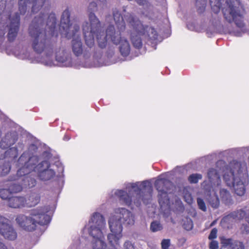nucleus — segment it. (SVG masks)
Wrapping results in <instances>:
<instances>
[{
  "label": "nucleus",
  "mask_w": 249,
  "mask_h": 249,
  "mask_svg": "<svg viewBox=\"0 0 249 249\" xmlns=\"http://www.w3.org/2000/svg\"><path fill=\"white\" fill-rule=\"evenodd\" d=\"M31 6L32 13H37L43 9L38 15L35 17L30 25L29 32L32 40V47L38 53L43 51L49 57L53 53V49L48 46L45 26L48 25L53 28L55 26L56 18L53 13L47 12L49 7L48 0H18V9L20 14L24 15Z\"/></svg>",
  "instance_id": "1"
},
{
  "label": "nucleus",
  "mask_w": 249,
  "mask_h": 249,
  "mask_svg": "<svg viewBox=\"0 0 249 249\" xmlns=\"http://www.w3.org/2000/svg\"><path fill=\"white\" fill-rule=\"evenodd\" d=\"M223 179L227 185L232 187L235 193L242 196L245 193V186L248 182L246 163L233 160L223 170Z\"/></svg>",
  "instance_id": "2"
},
{
  "label": "nucleus",
  "mask_w": 249,
  "mask_h": 249,
  "mask_svg": "<svg viewBox=\"0 0 249 249\" xmlns=\"http://www.w3.org/2000/svg\"><path fill=\"white\" fill-rule=\"evenodd\" d=\"M125 190H116L114 195L126 205H129L134 202L138 205L140 200L145 203H148L151 197L152 189L149 182L143 181L126 184Z\"/></svg>",
  "instance_id": "3"
},
{
  "label": "nucleus",
  "mask_w": 249,
  "mask_h": 249,
  "mask_svg": "<svg viewBox=\"0 0 249 249\" xmlns=\"http://www.w3.org/2000/svg\"><path fill=\"white\" fill-rule=\"evenodd\" d=\"M134 221L133 213L125 208L116 209L114 213L111 215L108 225L111 233L108 234L107 238L114 249H118L119 247V240L122 236L123 224L133 225Z\"/></svg>",
  "instance_id": "4"
},
{
  "label": "nucleus",
  "mask_w": 249,
  "mask_h": 249,
  "mask_svg": "<svg viewBox=\"0 0 249 249\" xmlns=\"http://www.w3.org/2000/svg\"><path fill=\"white\" fill-rule=\"evenodd\" d=\"M38 158L36 156L29 157L26 152L24 153L18 161L19 169L18 170V175H22L29 174L33 171L37 172L39 178L44 181L53 178L55 174L53 169L50 168V164L47 161H43L36 165Z\"/></svg>",
  "instance_id": "5"
},
{
  "label": "nucleus",
  "mask_w": 249,
  "mask_h": 249,
  "mask_svg": "<svg viewBox=\"0 0 249 249\" xmlns=\"http://www.w3.org/2000/svg\"><path fill=\"white\" fill-rule=\"evenodd\" d=\"M127 14L124 15V18H123L117 9H114L113 16L118 30H115L114 26L109 25L107 27L106 33L104 31H102L100 27L98 31L95 33H93V37L94 38V35H96L97 40L100 48H105L107 45V41H110L116 45L119 44L122 38L121 36V33L125 29L124 19L126 20L125 16Z\"/></svg>",
  "instance_id": "6"
},
{
  "label": "nucleus",
  "mask_w": 249,
  "mask_h": 249,
  "mask_svg": "<svg viewBox=\"0 0 249 249\" xmlns=\"http://www.w3.org/2000/svg\"><path fill=\"white\" fill-rule=\"evenodd\" d=\"M106 225V221L102 215L97 213L93 214L88 225V231L92 237L91 245L93 249L106 248L104 237Z\"/></svg>",
  "instance_id": "7"
},
{
  "label": "nucleus",
  "mask_w": 249,
  "mask_h": 249,
  "mask_svg": "<svg viewBox=\"0 0 249 249\" xmlns=\"http://www.w3.org/2000/svg\"><path fill=\"white\" fill-rule=\"evenodd\" d=\"M98 11L97 4L94 2H90L87 8V13L89 22H85L83 25V31L85 37V42L87 46L91 48L94 44L93 33L98 31L101 26V22L95 14Z\"/></svg>",
  "instance_id": "8"
},
{
  "label": "nucleus",
  "mask_w": 249,
  "mask_h": 249,
  "mask_svg": "<svg viewBox=\"0 0 249 249\" xmlns=\"http://www.w3.org/2000/svg\"><path fill=\"white\" fill-rule=\"evenodd\" d=\"M43 220L37 221V214L35 212L32 211L28 215L20 214L17 216L16 221L18 225L23 230L29 231H34L37 224L45 225L50 221L49 215H44Z\"/></svg>",
  "instance_id": "9"
},
{
  "label": "nucleus",
  "mask_w": 249,
  "mask_h": 249,
  "mask_svg": "<svg viewBox=\"0 0 249 249\" xmlns=\"http://www.w3.org/2000/svg\"><path fill=\"white\" fill-rule=\"evenodd\" d=\"M170 184V182L165 179H157L155 183V186L159 192V204L161 210L164 212H168L169 210L174 208L171 205V201L166 191L167 190V186Z\"/></svg>",
  "instance_id": "10"
},
{
  "label": "nucleus",
  "mask_w": 249,
  "mask_h": 249,
  "mask_svg": "<svg viewBox=\"0 0 249 249\" xmlns=\"http://www.w3.org/2000/svg\"><path fill=\"white\" fill-rule=\"evenodd\" d=\"M127 22L134 28L140 35H142L148 37L151 39H156L157 38V33L152 27L144 26L141 21L129 13L125 16Z\"/></svg>",
  "instance_id": "11"
},
{
  "label": "nucleus",
  "mask_w": 249,
  "mask_h": 249,
  "mask_svg": "<svg viewBox=\"0 0 249 249\" xmlns=\"http://www.w3.org/2000/svg\"><path fill=\"white\" fill-rule=\"evenodd\" d=\"M228 7L223 10L225 19L230 23L233 21L240 31L245 32V24L243 22L242 14L234 4L232 3H228Z\"/></svg>",
  "instance_id": "12"
},
{
  "label": "nucleus",
  "mask_w": 249,
  "mask_h": 249,
  "mask_svg": "<svg viewBox=\"0 0 249 249\" xmlns=\"http://www.w3.org/2000/svg\"><path fill=\"white\" fill-rule=\"evenodd\" d=\"M70 17L69 10L66 9L63 12L61 18L60 30L67 37L74 35V31L79 32L80 29L79 25L77 23H70Z\"/></svg>",
  "instance_id": "13"
},
{
  "label": "nucleus",
  "mask_w": 249,
  "mask_h": 249,
  "mask_svg": "<svg viewBox=\"0 0 249 249\" xmlns=\"http://www.w3.org/2000/svg\"><path fill=\"white\" fill-rule=\"evenodd\" d=\"M20 17L18 14L15 16L10 15L8 20L5 24V28H8V39L10 41H13L17 36L19 29Z\"/></svg>",
  "instance_id": "14"
},
{
  "label": "nucleus",
  "mask_w": 249,
  "mask_h": 249,
  "mask_svg": "<svg viewBox=\"0 0 249 249\" xmlns=\"http://www.w3.org/2000/svg\"><path fill=\"white\" fill-rule=\"evenodd\" d=\"M207 180L204 181L202 185L205 190L210 191V189H216L221 184L220 176L216 169L210 168L207 172Z\"/></svg>",
  "instance_id": "15"
},
{
  "label": "nucleus",
  "mask_w": 249,
  "mask_h": 249,
  "mask_svg": "<svg viewBox=\"0 0 249 249\" xmlns=\"http://www.w3.org/2000/svg\"><path fill=\"white\" fill-rule=\"evenodd\" d=\"M0 233L5 238L11 240L16 239L17 234L13 228L8 223V220L0 216Z\"/></svg>",
  "instance_id": "16"
},
{
  "label": "nucleus",
  "mask_w": 249,
  "mask_h": 249,
  "mask_svg": "<svg viewBox=\"0 0 249 249\" xmlns=\"http://www.w3.org/2000/svg\"><path fill=\"white\" fill-rule=\"evenodd\" d=\"M207 0H196V6L197 12L199 13H203L206 7ZM210 3L212 8L217 13L219 11L221 6L219 0H210Z\"/></svg>",
  "instance_id": "17"
},
{
  "label": "nucleus",
  "mask_w": 249,
  "mask_h": 249,
  "mask_svg": "<svg viewBox=\"0 0 249 249\" xmlns=\"http://www.w3.org/2000/svg\"><path fill=\"white\" fill-rule=\"evenodd\" d=\"M79 32L74 31V35L71 36L68 38L73 37L72 40V49L73 53L76 56H79L83 52V46L81 38L78 34Z\"/></svg>",
  "instance_id": "18"
},
{
  "label": "nucleus",
  "mask_w": 249,
  "mask_h": 249,
  "mask_svg": "<svg viewBox=\"0 0 249 249\" xmlns=\"http://www.w3.org/2000/svg\"><path fill=\"white\" fill-rule=\"evenodd\" d=\"M25 175H23V173L21 172V176L18 175V172L17 173V175L15 177H12L10 178V180H20L22 181V184L25 187H29L30 188L33 187L35 186L36 184V180L32 178H31L29 176H26Z\"/></svg>",
  "instance_id": "19"
},
{
  "label": "nucleus",
  "mask_w": 249,
  "mask_h": 249,
  "mask_svg": "<svg viewBox=\"0 0 249 249\" xmlns=\"http://www.w3.org/2000/svg\"><path fill=\"white\" fill-rule=\"evenodd\" d=\"M26 199L22 196H13L9 197L7 201V205L12 208H20L24 207Z\"/></svg>",
  "instance_id": "20"
},
{
  "label": "nucleus",
  "mask_w": 249,
  "mask_h": 249,
  "mask_svg": "<svg viewBox=\"0 0 249 249\" xmlns=\"http://www.w3.org/2000/svg\"><path fill=\"white\" fill-rule=\"evenodd\" d=\"M216 189H210V191L205 190L207 199L213 208H217L219 205V200L215 194Z\"/></svg>",
  "instance_id": "21"
},
{
  "label": "nucleus",
  "mask_w": 249,
  "mask_h": 249,
  "mask_svg": "<svg viewBox=\"0 0 249 249\" xmlns=\"http://www.w3.org/2000/svg\"><path fill=\"white\" fill-rule=\"evenodd\" d=\"M17 141V137L15 134L11 133L6 134L0 142V147L2 149H6L14 144Z\"/></svg>",
  "instance_id": "22"
},
{
  "label": "nucleus",
  "mask_w": 249,
  "mask_h": 249,
  "mask_svg": "<svg viewBox=\"0 0 249 249\" xmlns=\"http://www.w3.org/2000/svg\"><path fill=\"white\" fill-rule=\"evenodd\" d=\"M55 58L56 60L61 63H64L67 61L70 62L69 54L63 49H60L56 52Z\"/></svg>",
  "instance_id": "23"
},
{
  "label": "nucleus",
  "mask_w": 249,
  "mask_h": 249,
  "mask_svg": "<svg viewBox=\"0 0 249 249\" xmlns=\"http://www.w3.org/2000/svg\"><path fill=\"white\" fill-rule=\"evenodd\" d=\"M120 51L122 55L127 56L129 54L130 47L128 41L123 38L120 41Z\"/></svg>",
  "instance_id": "24"
},
{
  "label": "nucleus",
  "mask_w": 249,
  "mask_h": 249,
  "mask_svg": "<svg viewBox=\"0 0 249 249\" xmlns=\"http://www.w3.org/2000/svg\"><path fill=\"white\" fill-rule=\"evenodd\" d=\"M40 201V196L36 193H31L28 197V199L26 200V204L29 207H33L37 204Z\"/></svg>",
  "instance_id": "25"
},
{
  "label": "nucleus",
  "mask_w": 249,
  "mask_h": 249,
  "mask_svg": "<svg viewBox=\"0 0 249 249\" xmlns=\"http://www.w3.org/2000/svg\"><path fill=\"white\" fill-rule=\"evenodd\" d=\"M131 27L133 28V31L131 34V39L132 43L135 47L140 48L142 46V40L139 36H135V34H138L139 35H140L136 31L133 27H132L131 26Z\"/></svg>",
  "instance_id": "26"
},
{
  "label": "nucleus",
  "mask_w": 249,
  "mask_h": 249,
  "mask_svg": "<svg viewBox=\"0 0 249 249\" xmlns=\"http://www.w3.org/2000/svg\"><path fill=\"white\" fill-rule=\"evenodd\" d=\"M225 244H226L228 249H244L243 243L238 241L228 239Z\"/></svg>",
  "instance_id": "27"
},
{
  "label": "nucleus",
  "mask_w": 249,
  "mask_h": 249,
  "mask_svg": "<svg viewBox=\"0 0 249 249\" xmlns=\"http://www.w3.org/2000/svg\"><path fill=\"white\" fill-rule=\"evenodd\" d=\"M16 14L18 13H15L14 14H10V15H8L7 17L4 15V13H2L3 15L1 18L2 20L1 22L0 23V37H3L5 34V24L7 22V20H8L10 15L15 16Z\"/></svg>",
  "instance_id": "28"
},
{
  "label": "nucleus",
  "mask_w": 249,
  "mask_h": 249,
  "mask_svg": "<svg viewBox=\"0 0 249 249\" xmlns=\"http://www.w3.org/2000/svg\"><path fill=\"white\" fill-rule=\"evenodd\" d=\"M220 196L222 201H224L225 203H229L231 200V196L227 189H221L220 190Z\"/></svg>",
  "instance_id": "29"
},
{
  "label": "nucleus",
  "mask_w": 249,
  "mask_h": 249,
  "mask_svg": "<svg viewBox=\"0 0 249 249\" xmlns=\"http://www.w3.org/2000/svg\"><path fill=\"white\" fill-rule=\"evenodd\" d=\"M9 188L12 193H17L20 192L22 189V183L21 184L16 183V182H12L9 184Z\"/></svg>",
  "instance_id": "30"
},
{
  "label": "nucleus",
  "mask_w": 249,
  "mask_h": 249,
  "mask_svg": "<svg viewBox=\"0 0 249 249\" xmlns=\"http://www.w3.org/2000/svg\"><path fill=\"white\" fill-rule=\"evenodd\" d=\"M11 166L9 162H5L0 165V176L6 175L10 171Z\"/></svg>",
  "instance_id": "31"
},
{
  "label": "nucleus",
  "mask_w": 249,
  "mask_h": 249,
  "mask_svg": "<svg viewBox=\"0 0 249 249\" xmlns=\"http://www.w3.org/2000/svg\"><path fill=\"white\" fill-rule=\"evenodd\" d=\"M162 229V226L160 222L155 221L152 222L150 224V230L153 232L160 231Z\"/></svg>",
  "instance_id": "32"
},
{
  "label": "nucleus",
  "mask_w": 249,
  "mask_h": 249,
  "mask_svg": "<svg viewBox=\"0 0 249 249\" xmlns=\"http://www.w3.org/2000/svg\"><path fill=\"white\" fill-rule=\"evenodd\" d=\"M5 157L16 158L18 156V149L15 147L10 148L5 152Z\"/></svg>",
  "instance_id": "33"
},
{
  "label": "nucleus",
  "mask_w": 249,
  "mask_h": 249,
  "mask_svg": "<svg viewBox=\"0 0 249 249\" xmlns=\"http://www.w3.org/2000/svg\"><path fill=\"white\" fill-rule=\"evenodd\" d=\"M12 194L10 189H0V197L2 199H7L9 198L10 194Z\"/></svg>",
  "instance_id": "34"
},
{
  "label": "nucleus",
  "mask_w": 249,
  "mask_h": 249,
  "mask_svg": "<svg viewBox=\"0 0 249 249\" xmlns=\"http://www.w3.org/2000/svg\"><path fill=\"white\" fill-rule=\"evenodd\" d=\"M202 175L199 174H193L191 175L189 178L188 180L191 183H196L198 182V180L202 178Z\"/></svg>",
  "instance_id": "35"
},
{
  "label": "nucleus",
  "mask_w": 249,
  "mask_h": 249,
  "mask_svg": "<svg viewBox=\"0 0 249 249\" xmlns=\"http://www.w3.org/2000/svg\"><path fill=\"white\" fill-rule=\"evenodd\" d=\"M183 226L184 228L187 231L192 230L193 227V224L192 220L190 218H186L183 223Z\"/></svg>",
  "instance_id": "36"
},
{
  "label": "nucleus",
  "mask_w": 249,
  "mask_h": 249,
  "mask_svg": "<svg viewBox=\"0 0 249 249\" xmlns=\"http://www.w3.org/2000/svg\"><path fill=\"white\" fill-rule=\"evenodd\" d=\"M35 212L37 214V221H39L40 220H43V216L44 215H48L46 214L47 212L46 211H42L41 210H37L33 211Z\"/></svg>",
  "instance_id": "37"
},
{
  "label": "nucleus",
  "mask_w": 249,
  "mask_h": 249,
  "mask_svg": "<svg viewBox=\"0 0 249 249\" xmlns=\"http://www.w3.org/2000/svg\"><path fill=\"white\" fill-rule=\"evenodd\" d=\"M197 202L199 207V208L205 212L206 211V207L204 201L201 198H197Z\"/></svg>",
  "instance_id": "38"
},
{
  "label": "nucleus",
  "mask_w": 249,
  "mask_h": 249,
  "mask_svg": "<svg viewBox=\"0 0 249 249\" xmlns=\"http://www.w3.org/2000/svg\"><path fill=\"white\" fill-rule=\"evenodd\" d=\"M124 249H135L134 245L130 241H127L124 244Z\"/></svg>",
  "instance_id": "39"
},
{
  "label": "nucleus",
  "mask_w": 249,
  "mask_h": 249,
  "mask_svg": "<svg viewBox=\"0 0 249 249\" xmlns=\"http://www.w3.org/2000/svg\"><path fill=\"white\" fill-rule=\"evenodd\" d=\"M170 245V240L164 239L161 242L162 249H168Z\"/></svg>",
  "instance_id": "40"
},
{
  "label": "nucleus",
  "mask_w": 249,
  "mask_h": 249,
  "mask_svg": "<svg viewBox=\"0 0 249 249\" xmlns=\"http://www.w3.org/2000/svg\"><path fill=\"white\" fill-rule=\"evenodd\" d=\"M217 230L215 228H213L211 231L209 235V239L210 240L214 239L216 237Z\"/></svg>",
  "instance_id": "41"
},
{
  "label": "nucleus",
  "mask_w": 249,
  "mask_h": 249,
  "mask_svg": "<svg viewBox=\"0 0 249 249\" xmlns=\"http://www.w3.org/2000/svg\"><path fill=\"white\" fill-rule=\"evenodd\" d=\"M218 248V242L216 241H212L210 244V249H217Z\"/></svg>",
  "instance_id": "42"
},
{
  "label": "nucleus",
  "mask_w": 249,
  "mask_h": 249,
  "mask_svg": "<svg viewBox=\"0 0 249 249\" xmlns=\"http://www.w3.org/2000/svg\"><path fill=\"white\" fill-rule=\"evenodd\" d=\"M140 5H147L148 3V0H135Z\"/></svg>",
  "instance_id": "43"
},
{
  "label": "nucleus",
  "mask_w": 249,
  "mask_h": 249,
  "mask_svg": "<svg viewBox=\"0 0 249 249\" xmlns=\"http://www.w3.org/2000/svg\"><path fill=\"white\" fill-rule=\"evenodd\" d=\"M176 205H178L180 210L183 209L181 202L178 199H176Z\"/></svg>",
  "instance_id": "44"
},
{
  "label": "nucleus",
  "mask_w": 249,
  "mask_h": 249,
  "mask_svg": "<svg viewBox=\"0 0 249 249\" xmlns=\"http://www.w3.org/2000/svg\"><path fill=\"white\" fill-rule=\"evenodd\" d=\"M102 4V8L106 6V0H97Z\"/></svg>",
  "instance_id": "45"
},
{
  "label": "nucleus",
  "mask_w": 249,
  "mask_h": 249,
  "mask_svg": "<svg viewBox=\"0 0 249 249\" xmlns=\"http://www.w3.org/2000/svg\"><path fill=\"white\" fill-rule=\"evenodd\" d=\"M0 249H7L6 247L1 241H0Z\"/></svg>",
  "instance_id": "46"
},
{
  "label": "nucleus",
  "mask_w": 249,
  "mask_h": 249,
  "mask_svg": "<svg viewBox=\"0 0 249 249\" xmlns=\"http://www.w3.org/2000/svg\"><path fill=\"white\" fill-rule=\"evenodd\" d=\"M232 32L233 33V34L234 35H235L236 36H240L241 35V32L239 31H232Z\"/></svg>",
  "instance_id": "47"
},
{
  "label": "nucleus",
  "mask_w": 249,
  "mask_h": 249,
  "mask_svg": "<svg viewBox=\"0 0 249 249\" xmlns=\"http://www.w3.org/2000/svg\"><path fill=\"white\" fill-rule=\"evenodd\" d=\"M186 201L188 203H191L192 202V198L190 196H188V198L186 200Z\"/></svg>",
  "instance_id": "48"
},
{
  "label": "nucleus",
  "mask_w": 249,
  "mask_h": 249,
  "mask_svg": "<svg viewBox=\"0 0 249 249\" xmlns=\"http://www.w3.org/2000/svg\"><path fill=\"white\" fill-rule=\"evenodd\" d=\"M4 5L2 4V5H0V15L1 14V12L4 9Z\"/></svg>",
  "instance_id": "49"
},
{
  "label": "nucleus",
  "mask_w": 249,
  "mask_h": 249,
  "mask_svg": "<svg viewBox=\"0 0 249 249\" xmlns=\"http://www.w3.org/2000/svg\"><path fill=\"white\" fill-rule=\"evenodd\" d=\"M237 213H240V216L239 217H241L242 216H241V213H243V212L242 211L240 210L239 211H238Z\"/></svg>",
  "instance_id": "50"
},
{
  "label": "nucleus",
  "mask_w": 249,
  "mask_h": 249,
  "mask_svg": "<svg viewBox=\"0 0 249 249\" xmlns=\"http://www.w3.org/2000/svg\"><path fill=\"white\" fill-rule=\"evenodd\" d=\"M19 148H20L21 149H23V145H22V144H21L20 145Z\"/></svg>",
  "instance_id": "51"
},
{
  "label": "nucleus",
  "mask_w": 249,
  "mask_h": 249,
  "mask_svg": "<svg viewBox=\"0 0 249 249\" xmlns=\"http://www.w3.org/2000/svg\"><path fill=\"white\" fill-rule=\"evenodd\" d=\"M103 12L102 11H99V14H102Z\"/></svg>",
  "instance_id": "52"
},
{
  "label": "nucleus",
  "mask_w": 249,
  "mask_h": 249,
  "mask_svg": "<svg viewBox=\"0 0 249 249\" xmlns=\"http://www.w3.org/2000/svg\"><path fill=\"white\" fill-rule=\"evenodd\" d=\"M47 65H51V62H50L49 64H47Z\"/></svg>",
  "instance_id": "53"
},
{
  "label": "nucleus",
  "mask_w": 249,
  "mask_h": 249,
  "mask_svg": "<svg viewBox=\"0 0 249 249\" xmlns=\"http://www.w3.org/2000/svg\"><path fill=\"white\" fill-rule=\"evenodd\" d=\"M123 11H124V12H125V9L124 8V10H123Z\"/></svg>",
  "instance_id": "54"
}]
</instances>
